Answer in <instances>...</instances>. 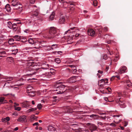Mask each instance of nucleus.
<instances>
[{"instance_id": "obj_46", "label": "nucleus", "mask_w": 132, "mask_h": 132, "mask_svg": "<svg viewBox=\"0 0 132 132\" xmlns=\"http://www.w3.org/2000/svg\"><path fill=\"white\" fill-rule=\"evenodd\" d=\"M12 115L15 116H17L18 115V114L16 112H14L13 113Z\"/></svg>"}, {"instance_id": "obj_58", "label": "nucleus", "mask_w": 132, "mask_h": 132, "mask_svg": "<svg viewBox=\"0 0 132 132\" xmlns=\"http://www.w3.org/2000/svg\"><path fill=\"white\" fill-rule=\"evenodd\" d=\"M67 63L70 64L72 63V62L70 61V60H68L67 61Z\"/></svg>"}, {"instance_id": "obj_52", "label": "nucleus", "mask_w": 132, "mask_h": 132, "mask_svg": "<svg viewBox=\"0 0 132 132\" xmlns=\"http://www.w3.org/2000/svg\"><path fill=\"white\" fill-rule=\"evenodd\" d=\"M21 41L23 42H27V39L26 38H24L22 40H21Z\"/></svg>"}, {"instance_id": "obj_19", "label": "nucleus", "mask_w": 132, "mask_h": 132, "mask_svg": "<svg viewBox=\"0 0 132 132\" xmlns=\"http://www.w3.org/2000/svg\"><path fill=\"white\" fill-rule=\"evenodd\" d=\"M14 78L12 77H5V80H4V81H11L14 79Z\"/></svg>"}, {"instance_id": "obj_40", "label": "nucleus", "mask_w": 132, "mask_h": 132, "mask_svg": "<svg viewBox=\"0 0 132 132\" xmlns=\"http://www.w3.org/2000/svg\"><path fill=\"white\" fill-rule=\"evenodd\" d=\"M37 107L38 109L39 110L41 109L42 108V105L41 104H39L37 105Z\"/></svg>"}, {"instance_id": "obj_13", "label": "nucleus", "mask_w": 132, "mask_h": 132, "mask_svg": "<svg viewBox=\"0 0 132 132\" xmlns=\"http://www.w3.org/2000/svg\"><path fill=\"white\" fill-rule=\"evenodd\" d=\"M65 21V19L64 16L61 15L60 16L59 20V22L60 24L63 23Z\"/></svg>"}, {"instance_id": "obj_2", "label": "nucleus", "mask_w": 132, "mask_h": 132, "mask_svg": "<svg viewBox=\"0 0 132 132\" xmlns=\"http://www.w3.org/2000/svg\"><path fill=\"white\" fill-rule=\"evenodd\" d=\"M11 6L13 9L16 10L20 12L22 10V6L18 0H13L11 3Z\"/></svg>"}, {"instance_id": "obj_62", "label": "nucleus", "mask_w": 132, "mask_h": 132, "mask_svg": "<svg viewBox=\"0 0 132 132\" xmlns=\"http://www.w3.org/2000/svg\"><path fill=\"white\" fill-rule=\"evenodd\" d=\"M14 104H15V105H15V106H19V104L17 103H14Z\"/></svg>"}, {"instance_id": "obj_28", "label": "nucleus", "mask_w": 132, "mask_h": 132, "mask_svg": "<svg viewBox=\"0 0 132 132\" xmlns=\"http://www.w3.org/2000/svg\"><path fill=\"white\" fill-rule=\"evenodd\" d=\"M126 84L128 87H130L132 86V84L129 80H128L127 81Z\"/></svg>"}, {"instance_id": "obj_56", "label": "nucleus", "mask_w": 132, "mask_h": 132, "mask_svg": "<svg viewBox=\"0 0 132 132\" xmlns=\"http://www.w3.org/2000/svg\"><path fill=\"white\" fill-rule=\"evenodd\" d=\"M80 35V34H76L75 36V37H77Z\"/></svg>"}, {"instance_id": "obj_20", "label": "nucleus", "mask_w": 132, "mask_h": 132, "mask_svg": "<svg viewBox=\"0 0 132 132\" xmlns=\"http://www.w3.org/2000/svg\"><path fill=\"white\" fill-rule=\"evenodd\" d=\"M35 79L34 78H32V79H24V78H21L20 79V80L21 81H29V82H31L32 81V80H34V79Z\"/></svg>"}, {"instance_id": "obj_21", "label": "nucleus", "mask_w": 132, "mask_h": 132, "mask_svg": "<svg viewBox=\"0 0 132 132\" xmlns=\"http://www.w3.org/2000/svg\"><path fill=\"white\" fill-rule=\"evenodd\" d=\"M13 38L14 41H18L21 39L20 36L18 35H16L14 36V37Z\"/></svg>"}, {"instance_id": "obj_6", "label": "nucleus", "mask_w": 132, "mask_h": 132, "mask_svg": "<svg viewBox=\"0 0 132 132\" xmlns=\"http://www.w3.org/2000/svg\"><path fill=\"white\" fill-rule=\"evenodd\" d=\"M32 62H29L28 65L31 66L33 64ZM32 67H31L26 69L28 73V75H33L36 72V71L35 70L32 69L31 68Z\"/></svg>"}, {"instance_id": "obj_36", "label": "nucleus", "mask_w": 132, "mask_h": 132, "mask_svg": "<svg viewBox=\"0 0 132 132\" xmlns=\"http://www.w3.org/2000/svg\"><path fill=\"white\" fill-rule=\"evenodd\" d=\"M14 108L15 110H16L19 111L21 110V108L20 107H16L15 105H14Z\"/></svg>"}, {"instance_id": "obj_51", "label": "nucleus", "mask_w": 132, "mask_h": 132, "mask_svg": "<svg viewBox=\"0 0 132 132\" xmlns=\"http://www.w3.org/2000/svg\"><path fill=\"white\" fill-rule=\"evenodd\" d=\"M108 30V28L107 27H105L104 28V30L105 31H106Z\"/></svg>"}, {"instance_id": "obj_7", "label": "nucleus", "mask_w": 132, "mask_h": 132, "mask_svg": "<svg viewBox=\"0 0 132 132\" xmlns=\"http://www.w3.org/2000/svg\"><path fill=\"white\" fill-rule=\"evenodd\" d=\"M127 68L126 67L124 66H122L118 71V73L115 72V73L118 74V73L120 74L126 72Z\"/></svg>"}, {"instance_id": "obj_53", "label": "nucleus", "mask_w": 132, "mask_h": 132, "mask_svg": "<svg viewBox=\"0 0 132 132\" xmlns=\"http://www.w3.org/2000/svg\"><path fill=\"white\" fill-rule=\"evenodd\" d=\"M13 89L14 90H18L19 89V88L18 87H13Z\"/></svg>"}, {"instance_id": "obj_63", "label": "nucleus", "mask_w": 132, "mask_h": 132, "mask_svg": "<svg viewBox=\"0 0 132 132\" xmlns=\"http://www.w3.org/2000/svg\"><path fill=\"white\" fill-rule=\"evenodd\" d=\"M18 129V127H16L14 129V130L15 131H17Z\"/></svg>"}, {"instance_id": "obj_43", "label": "nucleus", "mask_w": 132, "mask_h": 132, "mask_svg": "<svg viewBox=\"0 0 132 132\" xmlns=\"http://www.w3.org/2000/svg\"><path fill=\"white\" fill-rule=\"evenodd\" d=\"M93 4L95 6H96L97 5V2L96 1H93Z\"/></svg>"}, {"instance_id": "obj_55", "label": "nucleus", "mask_w": 132, "mask_h": 132, "mask_svg": "<svg viewBox=\"0 0 132 132\" xmlns=\"http://www.w3.org/2000/svg\"><path fill=\"white\" fill-rule=\"evenodd\" d=\"M59 1L61 3H63L64 2V0H59Z\"/></svg>"}, {"instance_id": "obj_26", "label": "nucleus", "mask_w": 132, "mask_h": 132, "mask_svg": "<svg viewBox=\"0 0 132 132\" xmlns=\"http://www.w3.org/2000/svg\"><path fill=\"white\" fill-rule=\"evenodd\" d=\"M18 49L15 50H11V52L12 53V54L15 55L18 52Z\"/></svg>"}, {"instance_id": "obj_9", "label": "nucleus", "mask_w": 132, "mask_h": 132, "mask_svg": "<svg viewBox=\"0 0 132 132\" xmlns=\"http://www.w3.org/2000/svg\"><path fill=\"white\" fill-rule=\"evenodd\" d=\"M20 104L22 108H27L29 106V102L27 101L20 103Z\"/></svg>"}, {"instance_id": "obj_61", "label": "nucleus", "mask_w": 132, "mask_h": 132, "mask_svg": "<svg viewBox=\"0 0 132 132\" xmlns=\"http://www.w3.org/2000/svg\"><path fill=\"white\" fill-rule=\"evenodd\" d=\"M38 123L37 122H36L35 123H34L33 124V126H37L38 125Z\"/></svg>"}, {"instance_id": "obj_8", "label": "nucleus", "mask_w": 132, "mask_h": 132, "mask_svg": "<svg viewBox=\"0 0 132 132\" xmlns=\"http://www.w3.org/2000/svg\"><path fill=\"white\" fill-rule=\"evenodd\" d=\"M26 116L24 115L19 117L17 119V120L18 121L21 122H23L26 121Z\"/></svg>"}, {"instance_id": "obj_16", "label": "nucleus", "mask_w": 132, "mask_h": 132, "mask_svg": "<svg viewBox=\"0 0 132 132\" xmlns=\"http://www.w3.org/2000/svg\"><path fill=\"white\" fill-rule=\"evenodd\" d=\"M27 93L31 97H34L35 95V92L33 91H27Z\"/></svg>"}, {"instance_id": "obj_27", "label": "nucleus", "mask_w": 132, "mask_h": 132, "mask_svg": "<svg viewBox=\"0 0 132 132\" xmlns=\"http://www.w3.org/2000/svg\"><path fill=\"white\" fill-rule=\"evenodd\" d=\"M102 27L101 26H100L97 28V30L98 31L99 34H100L102 33Z\"/></svg>"}, {"instance_id": "obj_64", "label": "nucleus", "mask_w": 132, "mask_h": 132, "mask_svg": "<svg viewBox=\"0 0 132 132\" xmlns=\"http://www.w3.org/2000/svg\"><path fill=\"white\" fill-rule=\"evenodd\" d=\"M62 53V52L61 51H58L57 52V54H61Z\"/></svg>"}, {"instance_id": "obj_3", "label": "nucleus", "mask_w": 132, "mask_h": 132, "mask_svg": "<svg viewBox=\"0 0 132 132\" xmlns=\"http://www.w3.org/2000/svg\"><path fill=\"white\" fill-rule=\"evenodd\" d=\"M57 35L56 29L54 27H51L49 30L48 38L51 39L56 38Z\"/></svg>"}, {"instance_id": "obj_17", "label": "nucleus", "mask_w": 132, "mask_h": 132, "mask_svg": "<svg viewBox=\"0 0 132 132\" xmlns=\"http://www.w3.org/2000/svg\"><path fill=\"white\" fill-rule=\"evenodd\" d=\"M98 83L101 87L103 86L105 84L104 80L103 79H101L99 81Z\"/></svg>"}, {"instance_id": "obj_39", "label": "nucleus", "mask_w": 132, "mask_h": 132, "mask_svg": "<svg viewBox=\"0 0 132 132\" xmlns=\"http://www.w3.org/2000/svg\"><path fill=\"white\" fill-rule=\"evenodd\" d=\"M32 12L34 14V16L35 17H36L38 14V12L37 11H32Z\"/></svg>"}, {"instance_id": "obj_45", "label": "nucleus", "mask_w": 132, "mask_h": 132, "mask_svg": "<svg viewBox=\"0 0 132 132\" xmlns=\"http://www.w3.org/2000/svg\"><path fill=\"white\" fill-rule=\"evenodd\" d=\"M46 67H48V68H50L51 67H52V66H51V65H49L48 64H46ZM43 69H48V68H43Z\"/></svg>"}, {"instance_id": "obj_18", "label": "nucleus", "mask_w": 132, "mask_h": 132, "mask_svg": "<svg viewBox=\"0 0 132 132\" xmlns=\"http://www.w3.org/2000/svg\"><path fill=\"white\" fill-rule=\"evenodd\" d=\"M37 118V117H36L34 115H31L30 117V118L29 120L30 121L32 122L34 120L36 119Z\"/></svg>"}, {"instance_id": "obj_59", "label": "nucleus", "mask_w": 132, "mask_h": 132, "mask_svg": "<svg viewBox=\"0 0 132 132\" xmlns=\"http://www.w3.org/2000/svg\"><path fill=\"white\" fill-rule=\"evenodd\" d=\"M98 73H100L101 74H102L103 73V71H101L100 70H98Z\"/></svg>"}, {"instance_id": "obj_44", "label": "nucleus", "mask_w": 132, "mask_h": 132, "mask_svg": "<svg viewBox=\"0 0 132 132\" xmlns=\"http://www.w3.org/2000/svg\"><path fill=\"white\" fill-rule=\"evenodd\" d=\"M4 119L6 120V122L9 121L10 119V118L9 117H6L5 118H4Z\"/></svg>"}, {"instance_id": "obj_47", "label": "nucleus", "mask_w": 132, "mask_h": 132, "mask_svg": "<svg viewBox=\"0 0 132 132\" xmlns=\"http://www.w3.org/2000/svg\"><path fill=\"white\" fill-rule=\"evenodd\" d=\"M31 18H34L35 17V16H34V14L32 12L31 13Z\"/></svg>"}, {"instance_id": "obj_11", "label": "nucleus", "mask_w": 132, "mask_h": 132, "mask_svg": "<svg viewBox=\"0 0 132 132\" xmlns=\"http://www.w3.org/2000/svg\"><path fill=\"white\" fill-rule=\"evenodd\" d=\"M88 34L89 35L94 36L95 34V31L93 29H90L88 30Z\"/></svg>"}, {"instance_id": "obj_15", "label": "nucleus", "mask_w": 132, "mask_h": 132, "mask_svg": "<svg viewBox=\"0 0 132 132\" xmlns=\"http://www.w3.org/2000/svg\"><path fill=\"white\" fill-rule=\"evenodd\" d=\"M68 66L70 67L71 68V71L73 72V73H75L77 71V69L76 67L73 65H69Z\"/></svg>"}, {"instance_id": "obj_48", "label": "nucleus", "mask_w": 132, "mask_h": 132, "mask_svg": "<svg viewBox=\"0 0 132 132\" xmlns=\"http://www.w3.org/2000/svg\"><path fill=\"white\" fill-rule=\"evenodd\" d=\"M110 125L111 126H112V127H116V124H115L114 123H111L110 124Z\"/></svg>"}, {"instance_id": "obj_37", "label": "nucleus", "mask_w": 132, "mask_h": 132, "mask_svg": "<svg viewBox=\"0 0 132 132\" xmlns=\"http://www.w3.org/2000/svg\"><path fill=\"white\" fill-rule=\"evenodd\" d=\"M55 61L58 64L60 63L61 62V61L59 58H57L55 59Z\"/></svg>"}, {"instance_id": "obj_1", "label": "nucleus", "mask_w": 132, "mask_h": 132, "mask_svg": "<svg viewBox=\"0 0 132 132\" xmlns=\"http://www.w3.org/2000/svg\"><path fill=\"white\" fill-rule=\"evenodd\" d=\"M126 93L125 92H123L122 93L121 92L118 93L115 98V100L116 102L118 103L120 107L122 108H124L126 106L125 102L123 99L121 98H119L123 95H127Z\"/></svg>"}, {"instance_id": "obj_24", "label": "nucleus", "mask_w": 132, "mask_h": 132, "mask_svg": "<svg viewBox=\"0 0 132 132\" xmlns=\"http://www.w3.org/2000/svg\"><path fill=\"white\" fill-rule=\"evenodd\" d=\"M48 130L50 131H52L55 130V128L54 127L52 126H49L48 127Z\"/></svg>"}, {"instance_id": "obj_12", "label": "nucleus", "mask_w": 132, "mask_h": 132, "mask_svg": "<svg viewBox=\"0 0 132 132\" xmlns=\"http://www.w3.org/2000/svg\"><path fill=\"white\" fill-rule=\"evenodd\" d=\"M73 36V35L68 36L67 40V42L68 44H70L73 42L72 40Z\"/></svg>"}, {"instance_id": "obj_4", "label": "nucleus", "mask_w": 132, "mask_h": 132, "mask_svg": "<svg viewBox=\"0 0 132 132\" xmlns=\"http://www.w3.org/2000/svg\"><path fill=\"white\" fill-rule=\"evenodd\" d=\"M65 87V85H61L54 90L55 92V93L57 94H62L65 91L66 89L64 88Z\"/></svg>"}, {"instance_id": "obj_31", "label": "nucleus", "mask_w": 132, "mask_h": 132, "mask_svg": "<svg viewBox=\"0 0 132 132\" xmlns=\"http://www.w3.org/2000/svg\"><path fill=\"white\" fill-rule=\"evenodd\" d=\"M14 41V40L13 39L10 38L9 39L8 41V43L9 44H12L13 43Z\"/></svg>"}, {"instance_id": "obj_25", "label": "nucleus", "mask_w": 132, "mask_h": 132, "mask_svg": "<svg viewBox=\"0 0 132 132\" xmlns=\"http://www.w3.org/2000/svg\"><path fill=\"white\" fill-rule=\"evenodd\" d=\"M10 26L9 27V28L10 29L13 28V30L14 31H15L17 29V27H16L17 25L16 24V26Z\"/></svg>"}, {"instance_id": "obj_38", "label": "nucleus", "mask_w": 132, "mask_h": 132, "mask_svg": "<svg viewBox=\"0 0 132 132\" xmlns=\"http://www.w3.org/2000/svg\"><path fill=\"white\" fill-rule=\"evenodd\" d=\"M7 23L9 25V27L10 26H13H13H16V24L14 23H13V24H12V23L10 22H7Z\"/></svg>"}, {"instance_id": "obj_10", "label": "nucleus", "mask_w": 132, "mask_h": 132, "mask_svg": "<svg viewBox=\"0 0 132 132\" xmlns=\"http://www.w3.org/2000/svg\"><path fill=\"white\" fill-rule=\"evenodd\" d=\"M89 126V129L92 132L96 130L97 129V127L94 124H91Z\"/></svg>"}, {"instance_id": "obj_57", "label": "nucleus", "mask_w": 132, "mask_h": 132, "mask_svg": "<svg viewBox=\"0 0 132 132\" xmlns=\"http://www.w3.org/2000/svg\"><path fill=\"white\" fill-rule=\"evenodd\" d=\"M0 53L1 54H4L5 53V52L4 51L0 52Z\"/></svg>"}, {"instance_id": "obj_34", "label": "nucleus", "mask_w": 132, "mask_h": 132, "mask_svg": "<svg viewBox=\"0 0 132 132\" xmlns=\"http://www.w3.org/2000/svg\"><path fill=\"white\" fill-rule=\"evenodd\" d=\"M28 42L31 44H34V41L33 40L32 38H29L28 40Z\"/></svg>"}, {"instance_id": "obj_54", "label": "nucleus", "mask_w": 132, "mask_h": 132, "mask_svg": "<svg viewBox=\"0 0 132 132\" xmlns=\"http://www.w3.org/2000/svg\"><path fill=\"white\" fill-rule=\"evenodd\" d=\"M119 121H114V122L118 124L120 123V122L121 121V120L120 119L119 120Z\"/></svg>"}, {"instance_id": "obj_33", "label": "nucleus", "mask_w": 132, "mask_h": 132, "mask_svg": "<svg viewBox=\"0 0 132 132\" xmlns=\"http://www.w3.org/2000/svg\"><path fill=\"white\" fill-rule=\"evenodd\" d=\"M7 60L10 62H12L13 61V58L12 57H8L7 58Z\"/></svg>"}, {"instance_id": "obj_30", "label": "nucleus", "mask_w": 132, "mask_h": 132, "mask_svg": "<svg viewBox=\"0 0 132 132\" xmlns=\"http://www.w3.org/2000/svg\"><path fill=\"white\" fill-rule=\"evenodd\" d=\"M32 89V86L31 85L28 86L27 88V91H31V90Z\"/></svg>"}, {"instance_id": "obj_42", "label": "nucleus", "mask_w": 132, "mask_h": 132, "mask_svg": "<svg viewBox=\"0 0 132 132\" xmlns=\"http://www.w3.org/2000/svg\"><path fill=\"white\" fill-rule=\"evenodd\" d=\"M97 124H98V126H99V125L101 126H104V124L101 122H98Z\"/></svg>"}, {"instance_id": "obj_14", "label": "nucleus", "mask_w": 132, "mask_h": 132, "mask_svg": "<svg viewBox=\"0 0 132 132\" xmlns=\"http://www.w3.org/2000/svg\"><path fill=\"white\" fill-rule=\"evenodd\" d=\"M34 45H35V46L33 47V48L38 49H39L41 47L40 46V43L39 42L35 43L34 44Z\"/></svg>"}, {"instance_id": "obj_22", "label": "nucleus", "mask_w": 132, "mask_h": 132, "mask_svg": "<svg viewBox=\"0 0 132 132\" xmlns=\"http://www.w3.org/2000/svg\"><path fill=\"white\" fill-rule=\"evenodd\" d=\"M5 7L6 11L8 12H9L10 11L11 7L9 4H7L5 6Z\"/></svg>"}, {"instance_id": "obj_5", "label": "nucleus", "mask_w": 132, "mask_h": 132, "mask_svg": "<svg viewBox=\"0 0 132 132\" xmlns=\"http://www.w3.org/2000/svg\"><path fill=\"white\" fill-rule=\"evenodd\" d=\"M80 77L79 76H73L71 77L69 79L65 80V81L64 82V83L65 82H69V83H73L75 82L77 80H78L80 79Z\"/></svg>"}, {"instance_id": "obj_50", "label": "nucleus", "mask_w": 132, "mask_h": 132, "mask_svg": "<svg viewBox=\"0 0 132 132\" xmlns=\"http://www.w3.org/2000/svg\"><path fill=\"white\" fill-rule=\"evenodd\" d=\"M35 0H30V2L32 4H33L34 3Z\"/></svg>"}, {"instance_id": "obj_35", "label": "nucleus", "mask_w": 132, "mask_h": 132, "mask_svg": "<svg viewBox=\"0 0 132 132\" xmlns=\"http://www.w3.org/2000/svg\"><path fill=\"white\" fill-rule=\"evenodd\" d=\"M36 109L34 108H32L28 109V112H33L36 110Z\"/></svg>"}, {"instance_id": "obj_41", "label": "nucleus", "mask_w": 132, "mask_h": 132, "mask_svg": "<svg viewBox=\"0 0 132 132\" xmlns=\"http://www.w3.org/2000/svg\"><path fill=\"white\" fill-rule=\"evenodd\" d=\"M108 58L107 56L106 55H103V59L104 60H106Z\"/></svg>"}, {"instance_id": "obj_60", "label": "nucleus", "mask_w": 132, "mask_h": 132, "mask_svg": "<svg viewBox=\"0 0 132 132\" xmlns=\"http://www.w3.org/2000/svg\"><path fill=\"white\" fill-rule=\"evenodd\" d=\"M113 116L114 117H119L120 116L119 115L117 114L116 115H113Z\"/></svg>"}, {"instance_id": "obj_29", "label": "nucleus", "mask_w": 132, "mask_h": 132, "mask_svg": "<svg viewBox=\"0 0 132 132\" xmlns=\"http://www.w3.org/2000/svg\"><path fill=\"white\" fill-rule=\"evenodd\" d=\"M115 77L119 79H120V76L118 75H117L116 76H112L111 78L110 79V80L111 81L113 80H114V79Z\"/></svg>"}, {"instance_id": "obj_32", "label": "nucleus", "mask_w": 132, "mask_h": 132, "mask_svg": "<svg viewBox=\"0 0 132 132\" xmlns=\"http://www.w3.org/2000/svg\"><path fill=\"white\" fill-rule=\"evenodd\" d=\"M90 117L93 118L94 119H97L98 117V116L96 114H93L89 116Z\"/></svg>"}, {"instance_id": "obj_49", "label": "nucleus", "mask_w": 132, "mask_h": 132, "mask_svg": "<svg viewBox=\"0 0 132 132\" xmlns=\"http://www.w3.org/2000/svg\"><path fill=\"white\" fill-rule=\"evenodd\" d=\"M4 100V98L3 97H1V98L0 99V102L1 103L3 102Z\"/></svg>"}, {"instance_id": "obj_23", "label": "nucleus", "mask_w": 132, "mask_h": 132, "mask_svg": "<svg viewBox=\"0 0 132 132\" xmlns=\"http://www.w3.org/2000/svg\"><path fill=\"white\" fill-rule=\"evenodd\" d=\"M55 13L54 12H53L50 15V19L51 20H53V19L55 16Z\"/></svg>"}]
</instances>
